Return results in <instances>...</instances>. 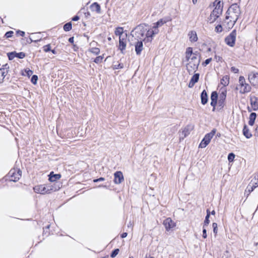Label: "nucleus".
<instances>
[{
  "label": "nucleus",
  "mask_w": 258,
  "mask_h": 258,
  "mask_svg": "<svg viewBox=\"0 0 258 258\" xmlns=\"http://www.w3.org/2000/svg\"><path fill=\"white\" fill-rule=\"evenodd\" d=\"M137 31L136 32L137 37L140 39L143 40L145 43L151 42L155 35L159 33V30L151 28L147 31V29L141 25L136 28Z\"/></svg>",
  "instance_id": "nucleus-1"
},
{
  "label": "nucleus",
  "mask_w": 258,
  "mask_h": 258,
  "mask_svg": "<svg viewBox=\"0 0 258 258\" xmlns=\"http://www.w3.org/2000/svg\"><path fill=\"white\" fill-rule=\"evenodd\" d=\"M192 48L187 47L185 52V59L188 62L186 64V70L189 74H193L198 69L200 62V59L196 58V56H191Z\"/></svg>",
  "instance_id": "nucleus-2"
},
{
  "label": "nucleus",
  "mask_w": 258,
  "mask_h": 258,
  "mask_svg": "<svg viewBox=\"0 0 258 258\" xmlns=\"http://www.w3.org/2000/svg\"><path fill=\"white\" fill-rule=\"evenodd\" d=\"M215 6L214 9L213 10L208 18V22L210 23H214L217 19L222 14L223 11V3L219 0H216L213 3Z\"/></svg>",
  "instance_id": "nucleus-3"
},
{
  "label": "nucleus",
  "mask_w": 258,
  "mask_h": 258,
  "mask_svg": "<svg viewBox=\"0 0 258 258\" xmlns=\"http://www.w3.org/2000/svg\"><path fill=\"white\" fill-rule=\"evenodd\" d=\"M236 89L239 90L240 94H244L249 92L251 91V87L249 84L246 82L244 77L241 76L239 78L238 84L237 85Z\"/></svg>",
  "instance_id": "nucleus-4"
},
{
  "label": "nucleus",
  "mask_w": 258,
  "mask_h": 258,
  "mask_svg": "<svg viewBox=\"0 0 258 258\" xmlns=\"http://www.w3.org/2000/svg\"><path fill=\"white\" fill-rule=\"evenodd\" d=\"M33 189L36 193L45 195L53 190V187L52 185L41 184L34 186Z\"/></svg>",
  "instance_id": "nucleus-5"
},
{
  "label": "nucleus",
  "mask_w": 258,
  "mask_h": 258,
  "mask_svg": "<svg viewBox=\"0 0 258 258\" xmlns=\"http://www.w3.org/2000/svg\"><path fill=\"white\" fill-rule=\"evenodd\" d=\"M239 15H237L235 13H229V14H226L225 20L224 21V24H226L228 28H232L236 21L238 19Z\"/></svg>",
  "instance_id": "nucleus-6"
},
{
  "label": "nucleus",
  "mask_w": 258,
  "mask_h": 258,
  "mask_svg": "<svg viewBox=\"0 0 258 258\" xmlns=\"http://www.w3.org/2000/svg\"><path fill=\"white\" fill-rule=\"evenodd\" d=\"M216 132V129H213L210 133L206 134L199 145V148H205L210 142V141Z\"/></svg>",
  "instance_id": "nucleus-7"
},
{
  "label": "nucleus",
  "mask_w": 258,
  "mask_h": 258,
  "mask_svg": "<svg viewBox=\"0 0 258 258\" xmlns=\"http://www.w3.org/2000/svg\"><path fill=\"white\" fill-rule=\"evenodd\" d=\"M21 176V171L20 170L12 169L9 171L7 178L10 181L16 182L20 179Z\"/></svg>",
  "instance_id": "nucleus-8"
},
{
  "label": "nucleus",
  "mask_w": 258,
  "mask_h": 258,
  "mask_svg": "<svg viewBox=\"0 0 258 258\" xmlns=\"http://www.w3.org/2000/svg\"><path fill=\"white\" fill-rule=\"evenodd\" d=\"M237 33L233 30L225 38V42L228 46L233 47L235 45Z\"/></svg>",
  "instance_id": "nucleus-9"
},
{
  "label": "nucleus",
  "mask_w": 258,
  "mask_h": 258,
  "mask_svg": "<svg viewBox=\"0 0 258 258\" xmlns=\"http://www.w3.org/2000/svg\"><path fill=\"white\" fill-rule=\"evenodd\" d=\"M248 79L250 84L255 87H258V73L254 72L250 73L248 75Z\"/></svg>",
  "instance_id": "nucleus-10"
},
{
  "label": "nucleus",
  "mask_w": 258,
  "mask_h": 258,
  "mask_svg": "<svg viewBox=\"0 0 258 258\" xmlns=\"http://www.w3.org/2000/svg\"><path fill=\"white\" fill-rule=\"evenodd\" d=\"M257 187H258V172L254 175L253 178L247 186V189L249 192H251Z\"/></svg>",
  "instance_id": "nucleus-11"
},
{
  "label": "nucleus",
  "mask_w": 258,
  "mask_h": 258,
  "mask_svg": "<svg viewBox=\"0 0 258 258\" xmlns=\"http://www.w3.org/2000/svg\"><path fill=\"white\" fill-rule=\"evenodd\" d=\"M126 37L127 34H125L124 37L119 38V49L122 54L124 53V51L126 46Z\"/></svg>",
  "instance_id": "nucleus-12"
},
{
  "label": "nucleus",
  "mask_w": 258,
  "mask_h": 258,
  "mask_svg": "<svg viewBox=\"0 0 258 258\" xmlns=\"http://www.w3.org/2000/svg\"><path fill=\"white\" fill-rule=\"evenodd\" d=\"M229 13H235L237 15H240V11L239 6L236 4H232L226 12V14H229Z\"/></svg>",
  "instance_id": "nucleus-13"
},
{
  "label": "nucleus",
  "mask_w": 258,
  "mask_h": 258,
  "mask_svg": "<svg viewBox=\"0 0 258 258\" xmlns=\"http://www.w3.org/2000/svg\"><path fill=\"white\" fill-rule=\"evenodd\" d=\"M218 95L216 91H213L211 95V105L213 107V111H215L216 106L217 105Z\"/></svg>",
  "instance_id": "nucleus-14"
},
{
  "label": "nucleus",
  "mask_w": 258,
  "mask_h": 258,
  "mask_svg": "<svg viewBox=\"0 0 258 258\" xmlns=\"http://www.w3.org/2000/svg\"><path fill=\"white\" fill-rule=\"evenodd\" d=\"M163 225L167 231H169L175 226V223L170 218H168L164 220Z\"/></svg>",
  "instance_id": "nucleus-15"
},
{
  "label": "nucleus",
  "mask_w": 258,
  "mask_h": 258,
  "mask_svg": "<svg viewBox=\"0 0 258 258\" xmlns=\"http://www.w3.org/2000/svg\"><path fill=\"white\" fill-rule=\"evenodd\" d=\"M114 182L115 184H120L123 180L124 178L122 173L121 171H116L114 174Z\"/></svg>",
  "instance_id": "nucleus-16"
},
{
  "label": "nucleus",
  "mask_w": 258,
  "mask_h": 258,
  "mask_svg": "<svg viewBox=\"0 0 258 258\" xmlns=\"http://www.w3.org/2000/svg\"><path fill=\"white\" fill-rule=\"evenodd\" d=\"M192 127L190 125H187L185 126L182 130V131L180 133V140L183 139L186 136H187L192 130Z\"/></svg>",
  "instance_id": "nucleus-17"
},
{
  "label": "nucleus",
  "mask_w": 258,
  "mask_h": 258,
  "mask_svg": "<svg viewBox=\"0 0 258 258\" xmlns=\"http://www.w3.org/2000/svg\"><path fill=\"white\" fill-rule=\"evenodd\" d=\"M250 103L253 110H258V98L255 96H250Z\"/></svg>",
  "instance_id": "nucleus-18"
},
{
  "label": "nucleus",
  "mask_w": 258,
  "mask_h": 258,
  "mask_svg": "<svg viewBox=\"0 0 258 258\" xmlns=\"http://www.w3.org/2000/svg\"><path fill=\"white\" fill-rule=\"evenodd\" d=\"M143 40L138 41L135 44V51L137 55H140L143 49Z\"/></svg>",
  "instance_id": "nucleus-19"
},
{
  "label": "nucleus",
  "mask_w": 258,
  "mask_h": 258,
  "mask_svg": "<svg viewBox=\"0 0 258 258\" xmlns=\"http://www.w3.org/2000/svg\"><path fill=\"white\" fill-rule=\"evenodd\" d=\"M199 74H195L191 78L189 83H188V87L189 88H192L195 84L198 82L199 79Z\"/></svg>",
  "instance_id": "nucleus-20"
},
{
  "label": "nucleus",
  "mask_w": 258,
  "mask_h": 258,
  "mask_svg": "<svg viewBox=\"0 0 258 258\" xmlns=\"http://www.w3.org/2000/svg\"><path fill=\"white\" fill-rule=\"evenodd\" d=\"M168 20L166 18L161 19L157 22L153 24V27L156 29H158V28L163 26L165 24Z\"/></svg>",
  "instance_id": "nucleus-21"
},
{
  "label": "nucleus",
  "mask_w": 258,
  "mask_h": 258,
  "mask_svg": "<svg viewBox=\"0 0 258 258\" xmlns=\"http://www.w3.org/2000/svg\"><path fill=\"white\" fill-rule=\"evenodd\" d=\"M201 103L205 105L208 101V96L207 93L205 90H203L201 94Z\"/></svg>",
  "instance_id": "nucleus-22"
},
{
  "label": "nucleus",
  "mask_w": 258,
  "mask_h": 258,
  "mask_svg": "<svg viewBox=\"0 0 258 258\" xmlns=\"http://www.w3.org/2000/svg\"><path fill=\"white\" fill-rule=\"evenodd\" d=\"M219 99L225 100L227 96V89L225 87H222L219 91Z\"/></svg>",
  "instance_id": "nucleus-23"
},
{
  "label": "nucleus",
  "mask_w": 258,
  "mask_h": 258,
  "mask_svg": "<svg viewBox=\"0 0 258 258\" xmlns=\"http://www.w3.org/2000/svg\"><path fill=\"white\" fill-rule=\"evenodd\" d=\"M90 9L93 12H96L97 14L101 13L100 6L97 3H94L90 6Z\"/></svg>",
  "instance_id": "nucleus-24"
},
{
  "label": "nucleus",
  "mask_w": 258,
  "mask_h": 258,
  "mask_svg": "<svg viewBox=\"0 0 258 258\" xmlns=\"http://www.w3.org/2000/svg\"><path fill=\"white\" fill-rule=\"evenodd\" d=\"M189 39L190 41L195 42L198 40V36L196 31H191L188 33Z\"/></svg>",
  "instance_id": "nucleus-25"
},
{
  "label": "nucleus",
  "mask_w": 258,
  "mask_h": 258,
  "mask_svg": "<svg viewBox=\"0 0 258 258\" xmlns=\"http://www.w3.org/2000/svg\"><path fill=\"white\" fill-rule=\"evenodd\" d=\"M243 134L247 139H249L252 137V135L246 125H244L243 127Z\"/></svg>",
  "instance_id": "nucleus-26"
},
{
  "label": "nucleus",
  "mask_w": 258,
  "mask_h": 258,
  "mask_svg": "<svg viewBox=\"0 0 258 258\" xmlns=\"http://www.w3.org/2000/svg\"><path fill=\"white\" fill-rule=\"evenodd\" d=\"M217 105L218 110H220L222 109L225 105V100L218 99Z\"/></svg>",
  "instance_id": "nucleus-27"
},
{
  "label": "nucleus",
  "mask_w": 258,
  "mask_h": 258,
  "mask_svg": "<svg viewBox=\"0 0 258 258\" xmlns=\"http://www.w3.org/2000/svg\"><path fill=\"white\" fill-rule=\"evenodd\" d=\"M256 117V114L255 113L252 112V113H250V116H249V120L248 121V124L252 126L254 124Z\"/></svg>",
  "instance_id": "nucleus-28"
},
{
  "label": "nucleus",
  "mask_w": 258,
  "mask_h": 258,
  "mask_svg": "<svg viewBox=\"0 0 258 258\" xmlns=\"http://www.w3.org/2000/svg\"><path fill=\"white\" fill-rule=\"evenodd\" d=\"M52 172L50 173V174L49 175V180L51 182H54V181L57 180V179H59L61 177L60 175L59 174L52 175Z\"/></svg>",
  "instance_id": "nucleus-29"
},
{
  "label": "nucleus",
  "mask_w": 258,
  "mask_h": 258,
  "mask_svg": "<svg viewBox=\"0 0 258 258\" xmlns=\"http://www.w3.org/2000/svg\"><path fill=\"white\" fill-rule=\"evenodd\" d=\"M229 78L227 76H224L221 80V84L223 85V87L226 88V86L229 84Z\"/></svg>",
  "instance_id": "nucleus-30"
},
{
  "label": "nucleus",
  "mask_w": 258,
  "mask_h": 258,
  "mask_svg": "<svg viewBox=\"0 0 258 258\" xmlns=\"http://www.w3.org/2000/svg\"><path fill=\"white\" fill-rule=\"evenodd\" d=\"M123 28L122 27H118L115 31V34L117 36H119V38L124 37V35L123 34Z\"/></svg>",
  "instance_id": "nucleus-31"
},
{
  "label": "nucleus",
  "mask_w": 258,
  "mask_h": 258,
  "mask_svg": "<svg viewBox=\"0 0 258 258\" xmlns=\"http://www.w3.org/2000/svg\"><path fill=\"white\" fill-rule=\"evenodd\" d=\"M7 73L4 69H0V83L3 81L4 79L7 75Z\"/></svg>",
  "instance_id": "nucleus-32"
},
{
  "label": "nucleus",
  "mask_w": 258,
  "mask_h": 258,
  "mask_svg": "<svg viewBox=\"0 0 258 258\" xmlns=\"http://www.w3.org/2000/svg\"><path fill=\"white\" fill-rule=\"evenodd\" d=\"M89 51L95 55H97L100 52V49L98 47H92L89 49Z\"/></svg>",
  "instance_id": "nucleus-33"
},
{
  "label": "nucleus",
  "mask_w": 258,
  "mask_h": 258,
  "mask_svg": "<svg viewBox=\"0 0 258 258\" xmlns=\"http://www.w3.org/2000/svg\"><path fill=\"white\" fill-rule=\"evenodd\" d=\"M72 28V25L71 22L66 23L63 26V30L65 31H69Z\"/></svg>",
  "instance_id": "nucleus-34"
},
{
  "label": "nucleus",
  "mask_w": 258,
  "mask_h": 258,
  "mask_svg": "<svg viewBox=\"0 0 258 258\" xmlns=\"http://www.w3.org/2000/svg\"><path fill=\"white\" fill-rule=\"evenodd\" d=\"M8 57L10 60H13L15 57H16V52H11L7 53Z\"/></svg>",
  "instance_id": "nucleus-35"
},
{
  "label": "nucleus",
  "mask_w": 258,
  "mask_h": 258,
  "mask_svg": "<svg viewBox=\"0 0 258 258\" xmlns=\"http://www.w3.org/2000/svg\"><path fill=\"white\" fill-rule=\"evenodd\" d=\"M119 249L118 248L115 249L113 250L111 253L110 256L112 258L115 257L118 253Z\"/></svg>",
  "instance_id": "nucleus-36"
},
{
  "label": "nucleus",
  "mask_w": 258,
  "mask_h": 258,
  "mask_svg": "<svg viewBox=\"0 0 258 258\" xmlns=\"http://www.w3.org/2000/svg\"><path fill=\"white\" fill-rule=\"evenodd\" d=\"M235 155L233 153H229L228 156V160L231 162L234 160Z\"/></svg>",
  "instance_id": "nucleus-37"
},
{
  "label": "nucleus",
  "mask_w": 258,
  "mask_h": 258,
  "mask_svg": "<svg viewBox=\"0 0 258 258\" xmlns=\"http://www.w3.org/2000/svg\"><path fill=\"white\" fill-rule=\"evenodd\" d=\"M38 80V77L37 75H33L31 81L32 84L35 85L37 83Z\"/></svg>",
  "instance_id": "nucleus-38"
},
{
  "label": "nucleus",
  "mask_w": 258,
  "mask_h": 258,
  "mask_svg": "<svg viewBox=\"0 0 258 258\" xmlns=\"http://www.w3.org/2000/svg\"><path fill=\"white\" fill-rule=\"evenodd\" d=\"M16 57L19 58H23L25 56V53L23 52L17 53L16 52Z\"/></svg>",
  "instance_id": "nucleus-39"
},
{
  "label": "nucleus",
  "mask_w": 258,
  "mask_h": 258,
  "mask_svg": "<svg viewBox=\"0 0 258 258\" xmlns=\"http://www.w3.org/2000/svg\"><path fill=\"white\" fill-rule=\"evenodd\" d=\"M215 30L217 33L221 32L223 30L222 27L221 25L219 24V25H218L217 26H216Z\"/></svg>",
  "instance_id": "nucleus-40"
},
{
  "label": "nucleus",
  "mask_w": 258,
  "mask_h": 258,
  "mask_svg": "<svg viewBox=\"0 0 258 258\" xmlns=\"http://www.w3.org/2000/svg\"><path fill=\"white\" fill-rule=\"evenodd\" d=\"M94 61L96 63H99L101 62L102 61V56H99L96 57L95 58Z\"/></svg>",
  "instance_id": "nucleus-41"
},
{
  "label": "nucleus",
  "mask_w": 258,
  "mask_h": 258,
  "mask_svg": "<svg viewBox=\"0 0 258 258\" xmlns=\"http://www.w3.org/2000/svg\"><path fill=\"white\" fill-rule=\"evenodd\" d=\"M50 44H47L43 47V51L47 52L51 50Z\"/></svg>",
  "instance_id": "nucleus-42"
},
{
  "label": "nucleus",
  "mask_w": 258,
  "mask_h": 258,
  "mask_svg": "<svg viewBox=\"0 0 258 258\" xmlns=\"http://www.w3.org/2000/svg\"><path fill=\"white\" fill-rule=\"evenodd\" d=\"M123 68V63H118V64H115L113 66V69L114 70L122 69Z\"/></svg>",
  "instance_id": "nucleus-43"
},
{
  "label": "nucleus",
  "mask_w": 258,
  "mask_h": 258,
  "mask_svg": "<svg viewBox=\"0 0 258 258\" xmlns=\"http://www.w3.org/2000/svg\"><path fill=\"white\" fill-rule=\"evenodd\" d=\"M212 60V58H209L205 60L204 62H203L202 65L204 67L208 65Z\"/></svg>",
  "instance_id": "nucleus-44"
},
{
  "label": "nucleus",
  "mask_w": 258,
  "mask_h": 258,
  "mask_svg": "<svg viewBox=\"0 0 258 258\" xmlns=\"http://www.w3.org/2000/svg\"><path fill=\"white\" fill-rule=\"evenodd\" d=\"M13 33H14V32L13 31H10L6 32L5 36L7 38H10L12 36Z\"/></svg>",
  "instance_id": "nucleus-45"
},
{
  "label": "nucleus",
  "mask_w": 258,
  "mask_h": 258,
  "mask_svg": "<svg viewBox=\"0 0 258 258\" xmlns=\"http://www.w3.org/2000/svg\"><path fill=\"white\" fill-rule=\"evenodd\" d=\"M25 72L27 76L30 77L33 74V71L30 69H26Z\"/></svg>",
  "instance_id": "nucleus-46"
},
{
  "label": "nucleus",
  "mask_w": 258,
  "mask_h": 258,
  "mask_svg": "<svg viewBox=\"0 0 258 258\" xmlns=\"http://www.w3.org/2000/svg\"><path fill=\"white\" fill-rule=\"evenodd\" d=\"M203 237L204 238H206L207 237V231H206V229L205 227L203 228Z\"/></svg>",
  "instance_id": "nucleus-47"
},
{
  "label": "nucleus",
  "mask_w": 258,
  "mask_h": 258,
  "mask_svg": "<svg viewBox=\"0 0 258 258\" xmlns=\"http://www.w3.org/2000/svg\"><path fill=\"white\" fill-rule=\"evenodd\" d=\"M17 34L19 35H20L22 37H23L25 35V32L24 31H21V30H18L16 32Z\"/></svg>",
  "instance_id": "nucleus-48"
},
{
  "label": "nucleus",
  "mask_w": 258,
  "mask_h": 258,
  "mask_svg": "<svg viewBox=\"0 0 258 258\" xmlns=\"http://www.w3.org/2000/svg\"><path fill=\"white\" fill-rule=\"evenodd\" d=\"M210 221L209 219H205L204 223L203 228L206 227L209 224Z\"/></svg>",
  "instance_id": "nucleus-49"
},
{
  "label": "nucleus",
  "mask_w": 258,
  "mask_h": 258,
  "mask_svg": "<svg viewBox=\"0 0 258 258\" xmlns=\"http://www.w3.org/2000/svg\"><path fill=\"white\" fill-rule=\"evenodd\" d=\"M104 180H105L104 178H103V177H100L99 178L94 179L93 181L94 182H98V181H104Z\"/></svg>",
  "instance_id": "nucleus-50"
},
{
  "label": "nucleus",
  "mask_w": 258,
  "mask_h": 258,
  "mask_svg": "<svg viewBox=\"0 0 258 258\" xmlns=\"http://www.w3.org/2000/svg\"><path fill=\"white\" fill-rule=\"evenodd\" d=\"M231 71L234 72V73H237L238 72V69L236 68L235 67H232L231 68Z\"/></svg>",
  "instance_id": "nucleus-51"
},
{
  "label": "nucleus",
  "mask_w": 258,
  "mask_h": 258,
  "mask_svg": "<svg viewBox=\"0 0 258 258\" xmlns=\"http://www.w3.org/2000/svg\"><path fill=\"white\" fill-rule=\"evenodd\" d=\"M199 53L198 51H195L194 52H192L191 56H196V58H198V56L199 55Z\"/></svg>",
  "instance_id": "nucleus-52"
},
{
  "label": "nucleus",
  "mask_w": 258,
  "mask_h": 258,
  "mask_svg": "<svg viewBox=\"0 0 258 258\" xmlns=\"http://www.w3.org/2000/svg\"><path fill=\"white\" fill-rule=\"evenodd\" d=\"M79 19V17L78 16H75L72 18V21H77Z\"/></svg>",
  "instance_id": "nucleus-53"
},
{
  "label": "nucleus",
  "mask_w": 258,
  "mask_h": 258,
  "mask_svg": "<svg viewBox=\"0 0 258 258\" xmlns=\"http://www.w3.org/2000/svg\"><path fill=\"white\" fill-rule=\"evenodd\" d=\"M29 40H30V42H29V43H31L32 42L34 41V42H38V41H40L41 40V39H37V40H33L31 37L29 38Z\"/></svg>",
  "instance_id": "nucleus-54"
},
{
  "label": "nucleus",
  "mask_w": 258,
  "mask_h": 258,
  "mask_svg": "<svg viewBox=\"0 0 258 258\" xmlns=\"http://www.w3.org/2000/svg\"><path fill=\"white\" fill-rule=\"evenodd\" d=\"M127 233L126 232H123L121 235V238H125L127 236Z\"/></svg>",
  "instance_id": "nucleus-55"
},
{
  "label": "nucleus",
  "mask_w": 258,
  "mask_h": 258,
  "mask_svg": "<svg viewBox=\"0 0 258 258\" xmlns=\"http://www.w3.org/2000/svg\"><path fill=\"white\" fill-rule=\"evenodd\" d=\"M254 136H258V125L257 126V127L255 128Z\"/></svg>",
  "instance_id": "nucleus-56"
},
{
  "label": "nucleus",
  "mask_w": 258,
  "mask_h": 258,
  "mask_svg": "<svg viewBox=\"0 0 258 258\" xmlns=\"http://www.w3.org/2000/svg\"><path fill=\"white\" fill-rule=\"evenodd\" d=\"M69 41L71 43H74V37H70L69 39Z\"/></svg>",
  "instance_id": "nucleus-57"
},
{
  "label": "nucleus",
  "mask_w": 258,
  "mask_h": 258,
  "mask_svg": "<svg viewBox=\"0 0 258 258\" xmlns=\"http://www.w3.org/2000/svg\"><path fill=\"white\" fill-rule=\"evenodd\" d=\"M215 58L216 59L217 61H218L220 60L221 58L220 56L215 55Z\"/></svg>",
  "instance_id": "nucleus-58"
},
{
  "label": "nucleus",
  "mask_w": 258,
  "mask_h": 258,
  "mask_svg": "<svg viewBox=\"0 0 258 258\" xmlns=\"http://www.w3.org/2000/svg\"><path fill=\"white\" fill-rule=\"evenodd\" d=\"M133 226L132 223L131 221H130L127 224L128 228H132Z\"/></svg>",
  "instance_id": "nucleus-59"
},
{
  "label": "nucleus",
  "mask_w": 258,
  "mask_h": 258,
  "mask_svg": "<svg viewBox=\"0 0 258 258\" xmlns=\"http://www.w3.org/2000/svg\"><path fill=\"white\" fill-rule=\"evenodd\" d=\"M213 228H217V224L216 223H213L212 224Z\"/></svg>",
  "instance_id": "nucleus-60"
},
{
  "label": "nucleus",
  "mask_w": 258,
  "mask_h": 258,
  "mask_svg": "<svg viewBox=\"0 0 258 258\" xmlns=\"http://www.w3.org/2000/svg\"><path fill=\"white\" fill-rule=\"evenodd\" d=\"M217 228H213V232L214 233H215V234H216L217 233Z\"/></svg>",
  "instance_id": "nucleus-61"
},
{
  "label": "nucleus",
  "mask_w": 258,
  "mask_h": 258,
  "mask_svg": "<svg viewBox=\"0 0 258 258\" xmlns=\"http://www.w3.org/2000/svg\"><path fill=\"white\" fill-rule=\"evenodd\" d=\"M210 214H207L206 216V218H205V219H209V217H210Z\"/></svg>",
  "instance_id": "nucleus-62"
},
{
  "label": "nucleus",
  "mask_w": 258,
  "mask_h": 258,
  "mask_svg": "<svg viewBox=\"0 0 258 258\" xmlns=\"http://www.w3.org/2000/svg\"><path fill=\"white\" fill-rule=\"evenodd\" d=\"M53 54H56V51L54 50V49H53V50H50Z\"/></svg>",
  "instance_id": "nucleus-63"
},
{
  "label": "nucleus",
  "mask_w": 258,
  "mask_h": 258,
  "mask_svg": "<svg viewBox=\"0 0 258 258\" xmlns=\"http://www.w3.org/2000/svg\"><path fill=\"white\" fill-rule=\"evenodd\" d=\"M211 214L212 215H214L215 214V211L214 210H213L211 212Z\"/></svg>",
  "instance_id": "nucleus-64"
}]
</instances>
